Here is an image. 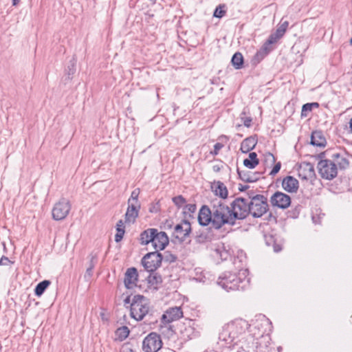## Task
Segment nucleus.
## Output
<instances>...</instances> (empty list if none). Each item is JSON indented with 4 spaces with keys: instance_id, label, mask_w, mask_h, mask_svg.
<instances>
[{
    "instance_id": "f257e3e1",
    "label": "nucleus",
    "mask_w": 352,
    "mask_h": 352,
    "mask_svg": "<svg viewBox=\"0 0 352 352\" xmlns=\"http://www.w3.org/2000/svg\"><path fill=\"white\" fill-rule=\"evenodd\" d=\"M212 208L213 228L219 230L226 224L230 226L235 224L230 212V208L223 201H213Z\"/></svg>"
},
{
    "instance_id": "f03ea898",
    "label": "nucleus",
    "mask_w": 352,
    "mask_h": 352,
    "mask_svg": "<svg viewBox=\"0 0 352 352\" xmlns=\"http://www.w3.org/2000/svg\"><path fill=\"white\" fill-rule=\"evenodd\" d=\"M247 276L248 270L241 269L237 274L229 272L219 277L218 284L227 291L243 289L249 281Z\"/></svg>"
},
{
    "instance_id": "7ed1b4c3",
    "label": "nucleus",
    "mask_w": 352,
    "mask_h": 352,
    "mask_svg": "<svg viewBox=\"0 0 352 352\" xmlns=\"http://www.w3.org/2000/svg\"><path fill=\"white\" fill-rule=\"evenodd\" d=\"M149 307L147 300L140 295L134 296L131 304L130 315L137 321L142 320L148 314Z\"/></svg>"
},
{
    "instance_id": "20e7f679",
    "label": "nucleus",
    "mask_w": 352,
    "mask_h": 352,
    "mask_svg": "<svg viewBox=\"0 0 352 352\" xmlns=\"http://www.w3.org/2000/svg\"><path fill=\"white\" fill-rule=\"evenodd\" d=\"M230 208L234 223L236 219H244L250 214V201L244 198H236Z\"/></svg>"
},
{
    "instance_id": "39448f33",
    "label": "nucleus",
    "mask_w": 352,
    "mask_h": 352,
    "mask_svg": "<svg viewBox=\"0 0 352 352\" xmlns=\"http://www.w3.org/2000/svg\"><path fill=\"white\" fill-rule=\"evenodd\" d=\"M268 210L267 198L261 195H257L252 197L250 201V213L253 217H262Z\"/></svg>"
},
{
    "instance_id": "423d86ee",
    "label": "nucleus",
    "mask_w": 352,
    "mask_h": 352,
    "mask_svg": "<svg viewBox=\"0 0 352 352\" xmlns=\"http://www.w3.org/2000/svg\"><path fill=\"white\" fill-rule=\"evenodd\" d=\"M242 329L239 324L236 322H230L226 324L221 333L219 339L224 341L226 344H231L241 333Z\"/></svg>"
},
{
    "instance_id": "0eeeda50",
    "label": "nucleus",
    "mask_w": 352,
    "mask_h": 352,
    "mask_svg": "<svg viewBox=\"0 0 352 352\" xmlns=\"http://www.w3.org/2000/svg\"><path fill=\"white\" fill-rule=\"evenodd\" d=\"M317 168L319 174L323 179L331 180L337 176L338 168L336 164L329 160H320Z\"/></svg>"
},
{
    "instance_id": "6e6552de",
    "label": "nucleus",
    "mask_w": 352,
    "mask_h": 352,
    "mask_svg": "<svg viewBox=\"0 0 352 352\" xmlns=\"http://www.w3.org/2000/svg\"><path fill=\"white\" fill-rule=\"evenodd\" d=\"M162 340L159 334L151 332L147 335L142 342L144 352H157L162 347Z\"/></svg>"
},
{
    "instance_id": "1a4fd4ad",
    "label": "nucleus",
    "mask_w": 352,
    "mask_h": 352,
    "mask_svg": "<svg viewBox=\"0 0 352 352\" xmlns=\"http://www.w3.org/2000/svg\"><path fill=\"white\" fill-rule=\"evenodd\" d=\"M70 210V201L67 199L62 198L54 204L52 208V218L56 221L65 219L68 215Z\"/></svg>"
},
{
    "instance_id": "9d476101",
    "label": "nucleus",
    "mask_w": 352,
    "mask_h": 352,
    "mask_svg": "<svg viewBox=\"0 0 352 352\" xmlns=\"http://www.w3.org/2000/svg\"><path fill=\"white\" fill-rule=\"evenodd\" d=\"M162 255L158 252H149L142 259V264L148 272H154L162 263Z\"/></svg>"
},
{
    "instance_id": "9b49d317",
    "label": "nucleus",
    "mask_w": 352,
    "mask_h": 352,
    "mask_svg": "<svg viewBox=\"0 0 352 352\" xmlns=\"http://www.w3.org/2000/svg\"><path fill=\"white\" fill-rule=\"evenodd\" d=\"M270 202L273 206L286 209L291 204V198L288 195L277 191L271 197Z\"/></svg>"
},
{
    "instance_id": "f8f14e48",
    "label": "nucleus",
    "mask_w": 352,
    "mask_h": 352,
    "mask_svg": "<svg viewBox=\"0 0 352 352\" xmlns=\"http://www.w3.org/2000/svg\"><path fill=\"white\" fill-rule=\"evenodd\" d=\"M191 231V226L187 221H183L181 223L175 226L173 236L179 241H184L185 238Z\"/></svg>"
},
{
    "instance_id": "ddd939ff",
    "label": "nucleus",
    "mask_w": 352,
    "mask_h": 352,
    "mask_svg": "<svg viewBox=\"0 0 352 352\" xmlns=\"http://www.w3.org/2000/svg\"><path fill=\"white\" fill-rule=\"evenodd\" d=\"M168 243L169 239L166 232H158L157 230L151 244L155 251L158 252L159 250H164Z\"/></svg>"
},
{
    "instance_id": "4468645a",
    "label": "nucleus",
    "mask_w": 352,
    "mask_h": 352,
    "mask_svg": "<svg viewBox=\"0 0 352 352\" xmlns=\"http://www.w3.org/2000/svg\"><path fill=\"white\" fill-rule=\"evenodd\" d=\"M138 280V270L135 267H130L126 270L124 274V283L127 289H133L137 286Z\"/></svg>"
},
{
    "instance_id": "2eb2a0df",
    "label": "nucleus",
    "mask_w": 352,
    "mask_h": 352,
    "mask_svg": "<svg viewBox=\"0 0 352 352\" xmlns=\"http://www.w3.org/2000/svg\"><path fill=\"white\" fill-rule=\"evenodd\" d=\"M183 316L182 309L178 307H171L166 310L162 316V320L164 323H170L177 320Z\"/></svg>"
},
{
    "instance_id": "dca6fc26",
    "label": "nucleus",
    "mask_w": 352,
    "mask_h": 352,
    "mask_svg": "<svg viewBox=\"0 0 352 352\" xmlns=\"http://www.w3.org/2000/svg\"><path fill=\"white\" fill-rule=\"evenodd\" d=\"M212 208H209L207 206H203L199 210L198 221L200 225L206 226L210 223L212 226Z\"/></svg>"
},
{
    "instance_id": "f3484780",
    "label": "nucleus",
    "mask_w": 352,
    "mask_h": 352,
    "mask_svg": "<svg viewBox=\"0 0 352 352\" xmlns=\"http://www.w3.org/2000/svg\"><path fill=\"white\" fill-rule=\"evenodd\" d=\"M140 204H128L126 212L124 215V222L128 224L133 223L138 217Z\"/></svg>"
},
{
    "instance_id": "a211bd4d",
    "label": "nucleus",
    "mask_w": 352,
    "mask_h": 352,
    "mask_svg": "<svg viewBox=\"0 0 352 352\" xmlns=\"http://www.w3.org/2000/svg\"><path fill=\"white\" fill-rule=\"evenodd\" d=\"M282 187L288 192H296L299 187L298 181L292 176H287L282 182Z\"/></svg>"
},
{
    "instance_id": "6ab92c4d",
    "label": "nucleus",
    "mask_w": 352,
    "mask_h": 352,
    "mask_svg": "<svg viewBox=\"0 0 352 352\" xmlns=\"http://www.w3.org/2000/svg\"><path fill=\"white\" fill-rule=\"evenodd\" d=\"M299 177L303 179H311L315 176V171L311 163H303L300 164L298 170Z\"/></svg>"
},
{
    "instance_id": "aec40b11",
    "label": "nucleus",
    "mask_w": 352,
    "mask_h": 352,
    "mask_svg": "<svg viewBox=\"0 0 352 352\" xmlns=\"http://www.w3.org/2000/svg\"><path fill=\"white\" fill-rule=\"evenodd\" d=\"M238 173L241 179L245 182H255L261 177V173L260 172L238 170Z\"/></svg>"
},
{
    "instance_id": "412c9836",
    "label": "nucleus",
    "mask_w": 352,
    "mask_h": 352,
    "mask_svg": "<svg viewBox=\"0 0 352 352\" xmlns=\"http://www.w3.org/2000/svg\"><path fill=\"white\" fill-rule=\"evenodd\" d=\"M257 144L256 136H250L245 140L241 144L240 150L242 153H246L252 150Z\"/></svg>"
},
{
    "instance_id": "4be33fe9",
    "label": "nucleus",
    "mask_w": 352,
    "mask_h": 352,
    "mask_svg": "<svg viewBox=\"0 0 352 352\" xmlns=\"http://www.w3.org/2000/svg\"><path fill=\"white\" fill-rule=\"evenodd\" d=\"M212 188L216 195L219 196L222 199H225L228 196V190L223 183L221 182H214Z\"/></svg>"
},
{
    "instance_id": "5701e85b",
    "label": "nucleus",
    "mask_w": 352,
    "mask_h": 352,
    "mask_svg": "<svg viewBox=\"0 0 352 352\" xmlns=\"http://www.w3.org/2000/svg\"><path fill=\"white\" fill-rule=\"evenodd\" d=\"M311 144L316 146H324L326 140L322 134L321 131H316L312 132L311 136Z\"/></svg>"
},
{
    "instance_id": "b1692460",
    "label": "nucleus",
    "mask_w": 352,
    "mask_h": 352,
    "mask_svg": "<svg viewBox=\"0 0 352 352\" xmlns=\"http://www.w3.org/2000/svg\"><path fill=\"white\" fill-rule=\"evenodd\" d=\"M157 229L154 228L147 229L142 232L140 235L141 243L147 245L151 243L152 244Z\"/></svg>"
},
{
    "instance_id": "393cba45",
    "label": "nucleus",
    "mask_w": 352,
    "mask_h": 352,
    "mask_svg": "<svg viewBox=\"0 0 352 352\" xmlns=\"http://www.w3.org/2000/svg\"><path fill=\"white\" fill-rule=\"evenodd\" d=\"M332 158L336 166H338L340 169H345L349 165L348 159L340 153H335L332 155Z\"/></svg>"
},
{
    "instance_id": "a878e982",
    "label": "nucleus",
    "mask_w": 352,
    "mask_h": 352,
    "mask_svg": "<svg viewBox=\"0 0 352 352\" xmlns=\"http://www.w3.org/2000/svg\"><path fill=\"white\" fill-rule=\"evenodd\" d=\"M259 163V160L257 158V154L254 152H252L249 154V157L243 160V165L249 168H255Z\"/></svg>"
},
{
    "instance_id": "bb28decb",
    "label": "nucleus",
    "mask_w": 352,
    "mask_h": 352,
    "mask_svg": "<svg viewBox=\"0 0 352 352\" xmlns=\"http://www.w3.org/2000/svg\"><path fill=\"white\" fill-rule=\"evenodd\" d=\"M51 282L47 280L40 282L35 287L34 294L37 296H41L47 287L50 285Z\"/></svg>"
},
{
    "instance_id": "cd10ccee",
    "label": "nucleus",
    "mask_w": 352,
    "mask_h": 352,
    "mask_svg": "<svg viewBox=\"0 0 352 352\" xmlns=\"http://www.w3.org/2000/svg\"><path fill=\"white\" fill-rule=\"evenodd\" d=\"M232 63L236 69L241 68L243 64V58L240 52L235 53L232 58Z\"/></svg>"
},
{
    "instance_id": "c85d7f7f",
    "label": "nucleus",
    "mask_w": 352,
    "mask_h": 352,
    "mask_svg": "<svg viewBox=\"0 0 352 352\" xmlns=\"http://www.w3.org/2000/svg\"><path fill=\"white\" fill-rule=\"evenodd\" d=\"M214 256L215 257L220 258L222 261H224L228 259L230 254L223 247H221L215 249Z\"/></svg>"
},
{
    "instance_id": "c756f323",
    "label": "nucleus",
    "mask_w": 352,
    "mask_h": 352,
    "mask_svg": "<svg viewBox=\"0 0 352 352\" xmlns=\"http://www.w3.org/2000/svg\"><path fill=\"white\" fill-rule=\"evenodd\" d=\"M140 192V188H135L131 192L130 198L128 199V204H140L138 197Z\"/></svg>"
},
{
    "instance_id": "7c9ffc66",
    "label": "nucleus",
    "mask_w": 352,
    "mask_h": 352,
    "mask_svg": "<svg viewBox=\"0 0 352 352\" xmlns=\"http://www.w3.org/2000/svg\"><path fill=\"white\" fill-rule=\"evenodd\" d=\"M225 8H226L225 5L218 6L214 12V16L217 17V18L223 17L226 14Z\"/></svg>"
},
{
    "instance_id": "2f4dec72",
    "label": "nucleus",
    "mask_w": 352,
    "mask_h": 352,
    "mask_svg": "<svg viewBox=\"0 0 352 352\" xmlns=\"http://www.w3.org/2000/svg\"><path fill=\"white\" fill-rule=\"evenodd\" d=\"M148 282L151 284H159L162 282V278L160 275L157 274H151L148 276Z\"/></svg>"
},
{
    "instance_id": "473e14b6",
    "label": "nucleus",
    "mask_w": 352,
    "mask_h": 352,
    "mask_svg": "<svg viewBox=\"0 0 352 352\" xmlns=\"http://www.w3.org/2000/svg\"><path fill=\"white\" fill-rule=\"evenodd\" d=\"M319 104L318 102L307 103L302 106V113L305 111H311L313 107L318 108Z\"/></svg>"
},
{
    "instance_id": "72a5a7b5",
    "label": "nucleus",
    "mask_w": 352,
    "mask_h": 352,
    "mask_svg": "<svg viewBox=\"0 0 352 352\" xmlns=\"http://www.w3.org/2000/svg\"><path fill=\"white\" fill-rule=\"evenodd\" d=\"M265 162L268 165H272L276 162V158L271 153H267L265 155Z\"/></svg>"
},
{
    "instance_id": "f704fd0d",
    "label": "nucleus",
    "mask_w": 352,
    "mask_h": 352,
    "mask_svg": "<svg viewBox=\"0 0 352 352\" xmlns=\"http://www.w3.org/2000/svg\"><path fill=\"white\" fill-rule=\"evenodd\" d=\"M117 233L115 235L116 242H120L124 234L125 230L124 228H116Z\"/></svg>"
},
{
    "instance_id": "c9c22d12",
    "label": "nucleus",
    "mask_w": 352,
    "mask_h": 352,
    "mask_svg": "<svg viewBox=\"0 0 352 352\" xmlns=\"http://www.w3.org/2000/svg\"><path fill=\"white\" fill-rule=\"evenodd\" d=\"M288 25L289 23L285 21L279 25L276 31H278V33H280L282 35H284L288 28Z\"/></svg>"
},
{
    "instance_id": "e433bc0d",
    "label": "nucleus",
    "mask_w": 352,
    "mask_h": 352,
    "mask_svg": "<svg viewBox=\"0 0 352 352\" xmlns=\"http://www.w3.org/2000/svg\"><path fill=\"white\" fill-rule=\"evenodd\" d=\"M173 201L176 206L181 207L185 203V199L182 195H179L173 197Z\"/></svg>"
},
{
    "instance_id": "4c0bfd02",
    "label": "nucleus",
    "mask_w": 352,
    "mask_h": 352,
    "mask_svg": "<svg viewBox=\"0 0 352 352\" xmlns=\"http://www.w3.org/2000/svg\"><path fill=\"white\" fill-rule=\"evenodd\" d=\"M118 332L121 337L126 338L129 334V329L127 327H122L118 329Z\"/></svg>"
},
{
    "instance_id": "58836bf2",
    "label": "nucleus",
    "mask_w": 352,
    "mask_h": 352,
    "mask_svg": "<svg viewBox=\"0 0 352 352\" xmlns=\"http://www.w3.org/2000/svg\"><path fill=\"white\" fill-rule=\"evenodd\" d=\"M280 167H281V164H280V162H279L276 163V164L274 166V167H273V168L272 169V170L270 171V175H271V176H274L276 174H277V173L279 172V170H280Z\"/></svg>"
},
{
    "instance_id": "ea45409f",
    "label": "nucleus",
    "mask_w": 352,
    "mask_h": 352,
    "mask_svg": "<svg viewBox=\"0 0 352 352\" xmlns=\"http://www.w3.org/2000/svg\"><path fill=\"white\" fill-rule=\"evenodd\" d=\"M94 267V264L91 263L90 266L87 269L85 274V278L86 279H89L92 276V274H93L92 271H93Z\"/></svg>"
},
{
    "instance_id": "a19ab883",
    "label": "nucleus",
    "mask_w": 352,
    "mask_h": 352,
    "mask_svg": "<svg viewBox=\"0 0 352 352\" xmlns=\"http://www.w3.org/2000/svg\"><path fill=\"white\" fill-rule=\"evenodd\" d=\"M223 147V144L221 143H216L214 146V151L211 153L214 155H217L219 150Z\"/></svg>"
},
{
    "instance_id": "79ce46f5",
    "label": "nucleus",
    "mask_w": 352,
    "mask_h": 352,
    "mask_svg": "<svg viewBox=\"0 0 352 352\" xmlns=\"http://www.w3.org/2000/svg\"><path fill=\"white\" fill-rule=\"evenodd\" d=\"M12 262L6 256H3L0 259V265H8Z\"/></svg>"
},
{
    "instance_id": "37998d69",
    "label": "nucleus",
    "mask_w": 352,
    "mask_h": 352,
    "mask_svg": "<svg viewBox=\"0 0 352 352\" xmlns=\"http://www.w3.org/2000/svg\"><path fill=\"white\" fill-rule=\"evenodd\" d=\"M75 64L74 63H71L70 65L67 67V73L69 76H72L75 73Z\"/></svg>"
},
{
    "instance_id": "c03bdc74",
    "label": "nucleus",
    "mask_w": 352,
    "mask_h": 352,
    "mask_svg": "<svg viewBox=\"0 0 352 352\" xmlns=\"http://www.w3.org/2000/svg\"><path fill=\"white\" fill-rule=\"evenodd\" d=\"M278 38L274 36V34H272L267 39L266 44H274L278 41Z\"/></svg>"
},
{
    "instance_id": "a18cd8bd",
    "label": "nucleus",
    "mask_w": 352,
    "mask_h": 352,
    "mask_svg": "<svg viewBox=\"0 0 352 352\" xmlns=\"http://www.w3.org/2000/svg\"><path fill=\"white\" fill-rule=\"evenodd\" d=\"M241 119L243 120V124L245 126L249 127L250 126L252 122V119L250 118H242Z\"/></svg>"
},
{
    "instance_id": "49530a36",
    "label": "nucleus",
    "mask_w": 352,
    "mask_h": 352,
    "mask_svg": "<svg viewBox=\"0 0 352 352\" xmlns=\"http://www.w3.org/2000/svg\"><path fill=\"white\" fill-rule=\"evenodd\" d=\"M116 228H124V225L122 220H119L116 225Z\"/></svg>"
},
{
    "instance_id": "de8ad7c7",
    "label": "nucleus",
    "mask_w": 352,
    "mask_h": 352,
    "mask_svg": "<svg viewBox=\"0 0 352 352\" xmlns=\"http://www.w3.org/2000/svg\"><path fill=\"white\" fill-rule=\"evenodd\" d=\"M273 34H274V36L277 38L278 40H279L283 36L280 33H278V31H276L274 33H273Z\"/></svg>"
},
{
    "instance_id": "09e8293b",
    "label": "nucleus",
    "mask_w": 352,
    "mask_h": 352,
    "mask_svg": "<svg viewBox=\"0 0 352 352\" xmlns=\"http://www.w3.org/2000/svg\"><path fill=\"white\" fill-rule=\"evenodd\" d=\"M212 170L214 172H219L221 170V167L219 165H214Z\"/></svg>"
},
{
    "instance_id": "8fccbe9b",
    "label": "nucleus",
    "mask_w": 352,
    "mask_h": 352,
    "mask_svg": "<svg viewBox=\"0 0 352 352\" xmlns=\"http://www.w3.org/2000/svg\"><path fill=\"white\" fill-rule=\"evenodd\" d=\"M274 250L276 252H280L281 250V248L279 245H275L274 246Z\"/></svg>"
},
{
    "instance_id": "3c124183",
    "label": "nucleus",
    "mask_w": 352,
    "mask_h": 352,
    "mask_svg": "<svg viewBox=\"0 0 352 352\" xmlns=\"http://www.w3.org/2000/svg\"><path fill=\"white\" fill-rule=\"evenodd\" d=\"M20 2V0H12V5L14 6H17Z\"/></svg>"
},
{
    "instance_id": "603ef678",
    "label": "nucleus",
    "mask_w": 352,
    "mask_h": 352,
    "mask_svg": "<svg viewBox=\"0 0 352 352\" xmlns=\"http://www.w3.org/2000/svg\"><path fill=\"white\" fill-rule=\"evenodd\" d=\"M349 128H350L351 132L352 133V118L349 121Z\"/></svg>"
},
{
    "instance_id": "864d4df0",
    "label": "nucleus",
    "mask_w": 352,
    "mask_h": 352,
    "mask_svg": "<svg viewBox=\"0 0 352 352\" xmlns=\"http://www.w3.org/2000/svg\"><path fill=\"white\" fill-rule=\"evenodd\" d=\"M130 302V298L129 296H128L125 300H124V302L125 303H129Z\"/></svg>"
},
{
    "instance_id": "5fc2aeb1",
    "label": "nucleus",
    "mask_w": 352,
    "mask_h": 352,
    "mask_svg": "<svg viewBox=\"0 0 352 352\" xmlns=\"http://www.w3.org/2000/svg\"><path fill=\"white\" fill-rule=\"evenodd\" d=\"M171 257H172V259H171V261H175V259H176V257H175V256H171Z\"/></svg>"
},
{
    "instance_id": "6e6d98bb",
    "label": "nucleus",
    "mask_w": 352,
    "mask_h": 352,
    "mask_svg": "<svg viewBox=\"0 0 352 352\" xmlns=\"http://www.w3.org/2000/svg\"><path fill=\"white\" fill-rule=\"evenodd\" d=\"M350 43H351V45H352V38H351V40H350Z\"/></svg>"
}]
</instances>
